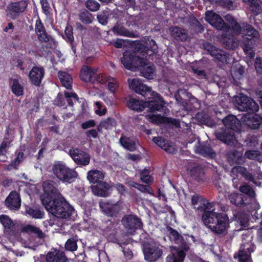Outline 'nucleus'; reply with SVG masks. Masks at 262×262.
Here are the masks:
<instances>
[{"label":"nucleus","mask_w":262,"mask_h":262,"mask_svg":"<svg viewBox=\"0 0 262 262\" xmlns=\"http://www.w3.org/2000/svg\"><path fill=\"white\" fill-rule=\"evenodd\" d=\"M206 20L216 29L223 30L226 27L222 18L219 15L212 11L206 12Z\"/></svg>","instance_id":"4468645a"},{"label":"nucleus","mask_w":262,"mask_h":262,"mask_svg":"<svg viewBox=\"0 0 262 262\" xmlns=\"http://www.w3.org/2000/svg\"><path fill=\"white\" fill-rule=\"evenodd\" d=\"M128 83L129 88L137 93L144 96L150 95L158 97V93L151 91L150 88L143 84L138 78L129 79Z\"/></svg>","instance_id":"6e6552de"},{"label":"nucleus","mask_w":262,"mask_h":262,"mask_svg":"<svg viewBox=\"0 0 262 262\" xmlns=\"http://www.w3.org/2000/svg\"><path fill=\"white\" fill-rule=\"evenodd\" d=\"M23 231L27 233H34L39 238H43L44 236V234L38 228L31 225L25 226L23 228Z\"/></svg>","instance_id":"a19ab883"},{"label":"nucleus","mask_w":262,"mask_h":262,"mask_svg":"<svg viewBox=\"0 0 262 262\" xmlns=\"http://www.w3.org/2000/svg\"><path fill=\"white\" fill-rule=\"evenodd\" d=\"M150 44L153 45V47L151 48V50H149L147 49V47H143V48H140V50L143 49V51H141L140 52L142 53L143 56V58L145 60H147V56H150L154 53V51L156 50V45H155V42L153 40H151L150 41Z\"/></svg>","instance_id":"37998d69"},{"label":"nucleus","mask_w":262,"mask_h":262,"mask_svg":"<svg viewBox=\"0 0 262 262\" xmlns=\"http://www.w3.org/2000/svg\"><path fill=\"white\" fill-rule=\"evenodd\" d=\"M28 214L33 218L39 219L43 216V212L38 209L29 208L26 211Z\"/></svg>","instance_id":"c03bdc74"},{"label":"nucleus","mask_w":262,"mask_h":262,"mask_svg":"<svg viewBox=\"0 0 262 262\" xmlns=\"http://www.w3.org/2000/svg\"><path fill=\"white\" fill-rule=\"evenodd\" d=\"M98 82L101 83H107L108 90L112 93H115L119 86L118 81L112 77H105L103 74L97 76Z\"/></svg>","instance_id":"412c9836"},{"label":"nucleus","mask_w":262,"mask_h":262,"mask_svg":"<svg viewBox=\"0 0 262 262\" xmlns=\"http://www.w3.org/2000/svg\"><path fill=\"white\" fill-rule=\"evenodd\" d=\"M65 37L67 41L72 42L73 41L74 37L72 33V29L71 26H67L64 31Z\"/></svg>","instance_id":"4d7b16f0"},{"label":"nucleus","mask_w":262,"mask_h":262,"mask_svg":"<svg viewBox=\"0 0 262 262\" xmlns=\"http://www.w3.org/2000/svg\"><path fill=\"white\" fill-rule=\"evenodd\" d=\"M65 247L66 249L74 251L77 248V245L76 240L74 238H70L67 241L66 243Z\"/></svg>","instance_id":"3c124183"},{"label":"nucleus","mask_w":262,"mask_h":262,"mask_svg":"<svg viewBox=\"0 0 262 262\" xmlns=\"http://www.w3.org/2000/svg\"><path fill=\"white\" fill-rule=\"evenodd\" d=\"M58 77L61 81L62 85L67 89L72 88V78L67 73L64 72H59L58 74Z\"/></svg>","instance_id":"f704fd0d"},{"label":"nucleus","mask_w":262,"mask_h":262,"mask_svg":"<svg viewBox=\"0 0 262 262\" xmlns=\"http://www.w3.org/2000/svg\"><path fill=\"white\" fill-rule=\"evenodd\" d=\"M220 5L229 9H233L235 7L234 2L231 0H219Z\"/></svg>","instance_id":"5fc2aeb1"},{"label":"nucleus","mask_w":262,"mask_h":262,"mask_svg":"<svg viewBox=\"0 0 262 262\" xmlns=\"http://www.w3.org/2000/svg\"><path fill=\"white\" fill-rule=\"evenodd\" d=\"M171 254L167 257V262H182L185 254L184 252L178 248L170 247Z\"/></svg>","instance_id":"cd10ccee"},{"label":"nucleus","mask_w":262,"mask_h":262,"mask_svg":"<svg viewBox=\"0 0 262 262\" xmlns=\"http://www.w3.org/2000/svg\"><path fill=\"white\" fill-rule=\"evenodd\" d=\"M100 74L97 73L96 69L84 66L81 69L80 77L81 79L85 82L93 83L95 81H98L97 76Z\"/></svg>","instance_id":"2eb2a0df"},{"label":"nucleus","mask_w":262,"mask_h":262,"mask_svg":"<svg viewBox=\"0 0 262 262\" xmlns=\"http://www.w3.org/2000/svg\"><path fill=\"white\" fill-rule=\"evenodd\" d=\"M223 122L227 128L218 130L215 132V136L219 140L229 144L235 140L234 132L239 131L241 123L233 115H229Z\"/></svg>","instance_id":"20e7f679"},{"label":"nucleus","mask_w":262,"mask_h":262,"mask_svg":"<svg viewBox=\"0 0 262 262\" xmlns=\"http://www.w3.org/2000/svg\"><path fill=\"white\" fill-rule=\"evenodd\" d=\"M239 190L242 193H245L251 198V204H252V206L250 209L256 210L259 208V204L254 199L255 196V193L253 189L249 185L246 184H242L239 187Z\"/></svg>","instance_id":"b1692460"},{"label":"nucleus","mask_w":262,"mask_h":262,"mask_svg":"<svg viewBox=\"0 0 262 262\" xmlns=\"http://www.w3.org/2000/svg\"><path fill=\"white\" fill-rule=\"evenodd\" d=\"M81 20L85 24H89L92 21L91 14L88 12L82 13L80 15Z\"/></svg>","instance_id":"bf43d9fd"},{"label":"nucleus","mask_w":262,"mask_h":262,"mask_svg":"<svg viewBox=\"0 0 262 262\" xmlns=\"http://www.w3.org/2000/svg\"><path fill=\"white\" fill-rule=\"evenodd\" d=\"M99 205L103 212L110 216L116 215L122 208L121 203L119 201L115 204L100 202Z\"/></svg>","instance_id":"f3484780"},{"label":"nucleus","mask_w":262,"mask_h":262,"mask_svg":"<svg viewBox=\"0 0 262 262\" xmlns=\"http://www.w3.org/2000/svg\"><path fill=\"white\" fill-rule=\"evenodd\" d=\"M107 13L108 12H103L100 14L98 15L97 18L99 22L103 25H105L107 23Z\"/></svg>","instance_id":"680f3d73"},{"label":"nucleus","mask_w":262,"mask_h":262,"mask_svg":"<svg viewBox=\"0 0 262 262\" xmlns=\"http://www.w3.org/2000/svg\"><path fill=\"white\" fill-rule=\"evenodd\" d=\"M243 119V121L252 129L258 128L262 124V117L253 113L246 114Z\"/></svg>","instance_id":"a211bd4d"},{"label":"nucleus","mask_w":262,"mask_h":262,"mask_svg":"<svg viewBox=\"0 0 262 262\" xmlns=\"http://www.w3.org/2000/svg\"><path fill=\"white\" fill-rule=\"evenodd\" d=\"M44 70L40 67H34L30 72L29 78L31 82L36 85H39L44 76Z\"/></svg>","instance_id":"4be33fe9"},{"label":"nucleus","mask_w":262,"mask_h":262,"mask_svg":"<svg viewBox=\"0 0 262 262\" xmlns=\"http://www.w3.org/2000/svg\"><path fill=\"white\" fill-rule=\"evenodd\" d=\"M228 20L229 21V28L226 27L224 29L226 31V33L223 35L222 41L228 49H234L238 46L239 42L235 39L233 35H230V32L234 33V31L233 28L230 27L231 20L228 19Z\"/></svg>","instance_id":"dca6fc26"},{"label":"nucleus","mask_w":262,"mask_h":262,"mask_svg":"<svg viewBox=\"0 0 262 262\" xmlns=\"http://www.w3.org/2000/svg\"><path fill=\"white\" fill-rule=\"evenodd\" d=\"M251 236H247L248 242L243 243L238 255H234V258L237 259L238 262H252L250 255L254 250V246L251 243Z\"/></svg>","instance_id":"1a4fd4ad"},{"label":"nucleus","mask_w":262,"mask_h":262,"mask_svg":"<svg viewBox=\"0 0 262 262\" xmlns=\"http://www.w3.org/2000/svg\"><path fill=\"white\" fill-rule=\"evenodd\" d=\"M147 60L144 58L140 61V64L137 68L140 70L142 76L147 79H153L155 75V70L151 63L147 62Z\"/></svg>","instance_id":"6ab92c4d"},{"label":"nucleus","mask_w":262,"mask_h":262,"mask_svg":"<svg viewBox=\"0 0 262 262\" xmlns=\"http://www.w3.org/2000/svg\"><path fill=\"white\" fill-rule=\"evenodd\" d=\"M122 146L129 151H134L136 149L137 141L135 139L122 136L120 139Z\"/></svg>","instance_id":"2f4dec72"},{"label":"nucleus","mask_w":262,"mask_h":262,"mask_svg":"<svg viewBox=\"0 0 262 262\" xmlns=\"http://www.w3.org/2000/svg\"><path fill=\"white\" fill-rule=\"evenodd\" d=\"M255 67L258 73H262V58L257 57L256 58Z\"/></svg>","instance_id":"0e129e2a"},{"label":"nucleus","mask_w":262,"mask_h":262,"mask_svg":"<svg viewBox=\"0 0 262 262\" xmlns=\"http://www.w3.org/2000/svg\"><path fill=\"white\" fill-rule=\"evenodd\" d=\"M245 157L250 160H256L262 162V154L258 150H248L245 153Z\"/></svg>","instance_id":"c9c22d12"},{"label":"nucleus","mask_w":262,"mask_h":262,"mask_svg":"<svg viewBox=\"0 0 262 262\" xmlns=\"http://www.w3.org/2000/svg\"><path fill=\"white\" fill-rule=\"evenodd\" d=\"M40 4L43 13L48 15L50 14V7L47 2V0H40Z\"/></svg>","instance_id":"052dcab7"},{"label":"nucleus","mask_w":262,"mask_h":262,"mask_svg":"<svg viewBox=\"0 0 262 262\" xmlns=\"http://www.w3.org/2000/svg\"><path fill=\"white\" fill-rule=\"evenodd\" d=\"M109 185L106 182H102L97 185L92 186V192L95 195L105 197L108 195Z\"/></svg>","instance_id":"c85d7f7f"},{"label":"nucleus","mask_w":262,"mask_h":262,"mask_svg":"<svg viewBox=\"0 0 262 262\" xmlns=\"http://www.w3.org/2000/svg\"><path fill=\"white\" fill-rule=\"evenodd\" d=\"M128 184L129 186L135 187L141 192H149V187L148 186L141 185L133 181L128 182Z\"/></svg>","instance_id":"8fccbe9b"},{"label":"nucleus","mask_w":262,"mask_h":262,"mask_svg":"<svg viewBox=\"0 0 262 262\" xmlns=\"http://www.w3.org/2000/svg\"><path fill=\"white\" fill-rule=\"evenodd\" d=\"M85 6L91 11H96L100 8L99 3L94 0H88L85 3Z\"/></svg>","instance_id":"09e8293b"},{"label":"nucleus","mask_w":262,"mask_h":262,"mask_svg":"<svg viewBox=\"0 0 262 262\" xmlns=\"http://www.w3.org/2000/svg\"><path fill=\"white\" fill-rule=\"evenodd\" d=\"M234 103L236 107L241 111H250L255 112L259 109L258 105L253 99L243 94L235 96Z\"/></svg>","instance_id":"423d86ee"},{"label":"nucleus","mask_w":262,"mask_h":262,"mask_svg":"<svg viewBox=\"0 0 262 262\" xmlns=\"http://www.w3.org/2000/svg\"><path fill=\"white\" fill-rule=\"evenodd\" d=\"M231 75L234 79H239L244 73L243 67L239 64H236L231 69Z\"/></svg>","instance_id":"ea45409f"},{"label":"nucleus","mask_w":262,"mask_h":262,"mask_svg":"<svg viewBox=\"0 0 262 262\" xmlns=\"http://www.w3.org/2000/svg\"><path fill=\"white\" fill-rule=\"evenodd\" d=\"M42 186L44 193L41 200L49 212L59 218H67L72 214L73 207L61 196L53 182H45Z\"/></svg>","instance_id":"f03ea898"},{"label":"nucleus","mask_w":262,"mask_h":262,"mask_svg":"<svg viewBox=\"0 0 262 262\" xmlns=\"http://www.w3.org/2000/svg\"><path fill=\"white\" fill-rule=\"evenodd\" d=\"M114 122V121L113 119L108 118L106 120H103L101 122L98 129H99L100 127L104 128L105 129H109L113 125Z\"/></svg>","instance_id":"864d4df0"},{"label":"nucleus","mask_w":262,"mask_h":262,"mask_svg":"<svg viewBox=\"0 0 262 262\" xmlns=\"http://www.w3.org/2000/svg\"><path fill=\"white\" fill-rule=\"evenodd\" d=\"M69 154L73 160L78 164L87 165L90 163V156L83 151H79L77 148L70 149Z\"/></svg>","instance_id":"ddd939ff"},{"label":"nucleus","mask_w":262,"mask_h":262,"mask_svg":"<svg viewBox=\"0 0 262 262\" xmlns=\"http://www.w3.org/2000/svg\"><path fill=\"white\" fill-rule=\"evenodd\" d=\"M143 59L138 53H131L126 51L123 53V57L121 59L122 63L124 67L128 70H132L137 68L140 64V61Z\"/></svg>","instance_id":"9d476101"},{"label":"nucleus","mask_w":262,"mask_h":262,"mask_svg":"<svg viewBox=\"0 0 262 262\" xmlns=\"http://www.w3.org/2000/svg\"><path fill=\"white\" fill-rule=\"evenodd\" d=\"M7 207L12 210H17L20 206V199L18 194L15 192H11L5 201Z\"/></svg>","instance_id":"5701e85b"},{"label":"nucleus","mask_w":262,"mask_h":262,"mask_svg":"<svg viewBox=\"0 0 262 262\" xmlns=\"http://www.w3.org/2000/svg\"><path fill=\"white\" fill-rule=\"evenodd\" d=\"M152 140L158 146L168 153L173 154L176 151L175 145L171 142L165 141L160 137H155Z\"/></svg>","instance_id":"bb28decb"},{"label":"nucleus","mask_w":262,"mask_h":262,"mask_svg":"<svg viewBox=\"0 0 262 262\" xmlns=\"http://www.w3.org/2000/svg\"><path fill=\"white\" fill-rule=\"evenodd\" d=\"M107 110L106 107L103 105V103L100 101H97L95 103V113L99 116H103L106 113Z\"/></svg>","instance_id":"de8ad7c7"},{"label":"nucleus","mask_w":262,"mask_h":262,"mask_svg":"<svg viewBox=\"0 0 262 262\" xmlns=\"http://www.w3.org/2000/svg\"><path fill=\"white\" fill-rule=\"evenodd\" d=\"M141 179L142 181L145 183H149L152 181L149 175L148 170H144L141 174Z\"/></svg>","instance_id":"13d9d810"},{"label":"nucleus","mask_w":262,"mask_h":262,"mask_svg":"<svg viewBox=\"0 0 262 262\" xmlns=\"http://www.w3.org/2000/svg\"><path fill=\"white\" fill-rule=\"evenodd\" d=\"M231 176L233 178V180H235L239 177L245 178V179L253 181L252 175L247 171L246 168L242 166H235L231 171Z\"/></svg>","instance_id":"393cba45"},{"label":"nucleus","mask_w":262,"mask_h":262,"mask_svg":"<svg viewBox=\"0 0 262 262\" xmlns=\"http://www.w3.org/2000/svg\"><path fill=\"white\" fill-rule=\"evenodd\" d=\"M230 202L237 206H242L245 204L243 196L238 193H233L229 195Z\"/></svg>","instance_id":"4c0bfd02"},{"label":"nucleus","mask_w":262,"mask_h":262,"mask_svg":"<svg viewBox=\"0 0 262 262\" xmlns=\"http://www.w3.org/2000/svg\"><path fill=\"white\" fill-rule=\"evenodd\" d=\"M226 18L227 20H231L230 27L233 28L234 35H238L242 33L243 37L247 36L250 37V38L246 37L248 39L258 37V32L252 26L247 24L243 27V30H242L241 26L231 15H228L226 16Z\"/></svg>","instance_id":"0eeeda50"},{"label":"nucleus","mask_w":262,"mask_h":262,"mask_svg":"<svg viewBox=\"0 0 262 262\" xmlns=\"http://www.w3.org/2000/svg\"><path fill=\"white\" fill-rule=\"evenodd\" d=\"M11 90L13 93L17 96L23 94L24 88L16 79H13L11 81Z\"/></svg>","instance_id":"e433bc0d"},{"label":"nucleus","mask_w":262,"mask_h":262,"mask_svg":"<svg viewBox=\"0 0 262 262\" xmlns=\"http://www.w3.org/2000/svg\"><path fill=\"white\" fill-rule=\"evenodd\" d=\"M122 222L124 227L128 229L140 228L142 224L139 219L133 215L124 217Z\"/></svg>","instance_id":"a878e982"},{"label":"nucleus","mask_w":262,"mask_h":262,"mask_svg":"<svg viewBox=\"0 0 262 262\" xmlns=\"http://www.w3.org/2000/svg\"><path fill=\"white\" fill-rule=\"evenodd\" d=\"M46 260L47 262H65L66 258L62 251L54 250L47 254Z\"/></svg>","instance_id":"7c9ffc66"},{"label":"nucleus","mask_w":262,"mask_h":262,"mask_svg":"<svg viewBox=\"0 0 262 262\" xmlns=\"http://www.w3.org/2000/svg\"><path fill=\"white\" fill-rule=\"evenodd\" d=\"M168 235L170 240L171 241L177 242L180 238V235L179 233L177 231L173 230L171 228H169L168 229Z\"/></svg>","instance_id":"6e6d98bb"},{"label":"nucleus","mask_w":262,"mask_h":262,"mask_svg":"<svg viewBox=\"0 0 262 262\" xmlns=\"http://www.w3.org/2000/svg\"><path fill=\"white\" fill-rule=\"evenodd\" d=\"M171 33L172 36L178 40L184 41L187 38V35L184 31L178 27L172 28Z\"/></svg>","instance_id":"58836bf2"},{"label":"nucleus","mask_w":262,"mask_h":262,"mask_svg":"<svg viewBox=\"0 0 262 262\" xmlns=\"http://www.w3.org/2000/svg\"><path fill=\"white\" fill-rule=\"evenodd\" d=\"M113 31L114 33L119 35H124L126 36H130V33L122 26L117 25L113 28Z\"/></svg>","instance_id":"a18cd8bd"},{"label":"nucleus","mask_w":262,"mask_h":262,"mask_svg":"<svg viewBox=\"0 0 262 262\" xmlns=\"http://www.w3.org/2000/svg\"><path fill=\"white\" fill-rule=\"evenodd\" d=\"M35 31L40 40L45 42L48 41V38L45 32L44 27L40 19H38L36 21Z\"/></svg>","instance_id":"473e14b6"},{"label":"nucleus","mask_w":262,"mask_h":262,"mask_svg":"<svg viewBox=\"0 0 262 262\" xmlns=\"http://www.w3.org/2000/svg\"><path fill=\"white\" fill-rule=\"evenodd\" d=\"M145 259L149 261H154L162 255V251L154 243L144 244L143 249Z\"/></svg>","instance_id":"9b49d317"},{"label":"nucleus","mask_w":262,"mask_h":262,"mask_svg":"<svg viewBox=\"0 0 262 262\" xmlns=\"http://www.w3.org/2000/svg\"><path fill=\"white\" fill-rule=\"evenodd\" d=\"M150 44L153 45V47L151 48V50H149L147 49V47H143V48H140V50L143 49V51H141L140 52L142 53L143 56V58L145 60H147V56H150L154 53V51L156 50V45H155V42L153 40H151L150 41Z\"/></svg>","instance_id":"79ce46f5"},{"label":"nucleus","mask_w":262,"mask_h":262,"mask_svg":"<svg viewBox=\"0 0 262 262\" xmlns=\"http://www.w3.org/2000/svg\"><path fill=\"white\" fill-rule=\"evenodd\" d=\"M54 174L59 180L70 183V181L77 176V172L73 169L69 168L64 164L58 162L55 163L52 168Z\"/></svg>","instance_id":"39448f33"},{"label":"nucleus","mask_w":262,"mask_h":262,"mask_svg":"<svg viewBox=\"0 0 262 262\" xmlns=\"http://www.w3.org/2000/svg\"><path fill=\"white\" fill-rule=\"evenodd\" d=\"M205 48L214 58L222 62H228L229 57L223 51L217 49L209 43L205 45Z\"/></svg>","instance_id":"aec40b11"},{"label":"nucleus","mask_w":262,"mask_h":262,"mask_svg":"<svg viewBox=\"0 0 262 262\" xmlns=\"http://www.w3.org/2000/svg\"><path fill=\"white\" fill-rule=\"evenodd\" d=\"M244 50L247 55L250 58H252L254 56L255 53L249 45H245L243 47Z\"/></svg>","instance_id":"e2e57ef3"},{"label":"nucleus","mask_w":262,"mask_h":262,"mask_svg":"<svg viewBox=\"0 0 262 262\" xmlns=\"http://www.w3.org/2000/svg\"><path fill=\"white\" fill-rule=\"evenodd\" d=\"M0 222L5 228L10 229L14 226L12 221L6 215L0 216Z\"/></svg>","instance_id":"49530a36"},{"label":"nucleus","mask_w":262,"mask_h":262,"mask_svg":"<svg viewBox=\"0 0 262 262\" xmlns=\"http://www.w3.org/2000/svg\"><path fill=\"white\" fill-rule=\"evenodd\" d=\"M200 199L198 195H193L191 203L195 209L204 211L202 216L204 225L216 233L225 234L229 227L227 216L214 211L215 203H209Z\"/></svg>","instance_id":"f257e3e1"},{"label":"nucleus","mask_w":262,"mask_h":262,"mask_svg":"<svg viewBox=\"0 0 262 262\" xmlns=\"http://www.w3.org/2000/svg\"><path fill=\"white\" fill-rule=\"evenodd\" d=\"M202 154L205 156H209L211 157H213L215 156L214 152L210 148H207V149H206L205 150H203L202 151Z\"/></svg>","instance_id":"338daca9"},{"label":"nucleus","mask_w":262,"mask_h":262,"mask_svg":"<svg viewBox=\"0 0 262 262\" xmlns=\"http://www.w3.org/2000/svg\"><path fill=\"white\" fill-rule=\"evenodd\" d=\"M95 123L93 120H90L86 121L82 124V127L83 129H86L91 127L95 126Z\"/></svg>","instance_id":"774afa93"},{"label":"nucleus","mask_w":262,"mask_h":262,"mask_svg":"<svg viewBox=\"0 0 262 262\" xmlns=\"http://www.w3.org/2000/svg\"><path fill=\"white\" fill-rule=\"evenodd\" d=\"M246 3L254 15H257L262 12V2L260 0H248Z\"/></svg>","instance_id":"72a5a7b5"},{"label":"nucleus","mask_w":262,"mask_h":262,"mask_svg":"<svg viewBox=\"0 0 262 262\" xmlns=\"http://www.w3.org/2000/svg\"><path fill=\"white\" fill-rule=\"evenodd\" d=\"M233 161L235 163H237L238 164H242L245 162V159L246 158L243 156L242 153L236 151L233 154Z\"/></svg>","instance_id":"603ef678"},{"label":"nucleus","mask_w":262,"mask_h":262,"mask_svg":"<svg viewBox=\"0 0 262 262\" xmlns=\"http://www.w3.org/2000/svg\"><path fill=\"white\" fill-rule=\"evenodd\" d=\"M104 174L98 170H92L88 172L87 179L91 183L99 184L103 182Z\"/></svg>","instance_id":"c756f323"},{"label":"nucleus","mask_w":262,"mask_h":262,"mask_svg":"<svg viewBox=\"0 0 262 262\" xmlns=\"http://www.w3.org/2000/svg\"><path fill=\"white\" fill-rule=\"evenodd\" d=\"M27 5V2L24 1L11 3L7 7L6 15L12 19H15L25 11Z\"/></svg>","instance_id":"f8f14e48"},{"label":"nucleus","mask_w":262,"mask_h":262,"mask_svg":"<svg viewBox=\"0 0 262 262\" xmlns=\"http://www.w3.org/2000/svg\"><path fill=\"white\" fill-rule=\"evenodd\" d=\"M149 100L144 102L132 97H129L126 104L130 109L137 111H142L147 107L149 113L146 116V118L149 122L161 124L167 122V118L157 114L156 111L163 109L165 103L163 99L158 94V97L148 95L146 96Z\"/></svg>","instance_id":"7ed1b4c3"},{"label":"nucleus","mask_w":262,"mask_h":262,"mask_svg":"<svg viewBox=\"0 0 262 262\" xmlns=\"http://www.w3.org/2000/svg\"><path fill=\"white\" fill-rule=\"evenodd\" d=\"M23 153L19 152L17 155V158L12 162V164L15 167L17 166L23 160Z\"/></svg>","instance_id":"69168bd1"}]
</instances>
